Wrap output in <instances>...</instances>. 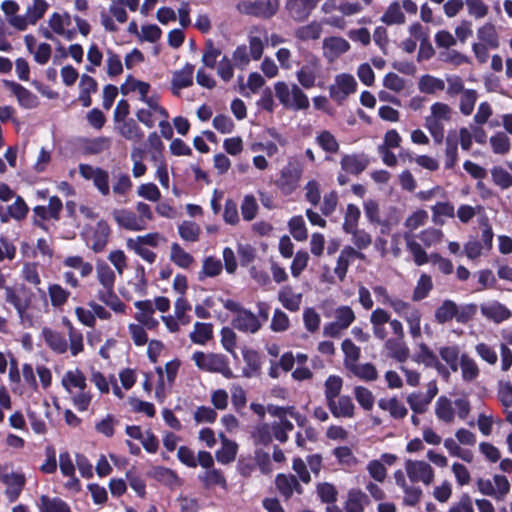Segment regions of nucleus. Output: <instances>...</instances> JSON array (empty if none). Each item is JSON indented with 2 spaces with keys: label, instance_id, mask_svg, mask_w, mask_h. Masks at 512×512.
<instances>
[{
  "label": "nucleus",
  "instance_id": "6ab92c4d",
  "mask_svg": "<svg viewBox=\"0 0 512 512\" xmlns=\"http://www.w3.org/2000/svg\"><path fill=\"white\" fill-rule=\"evenodd\" d=\"M42 336L46 344L56 353L63 354L67 351L68 345L65 337L48 327L43 328Z\"/></svg>",
  "mask_w": 512,
  "mask_h": 512
},
{
  "label": "nucleus",
  "instance_id": "f704fd0d",
  "mask_svg": "<svg viewBox=\"0 0 512 512\" xmlns=\"http://www.w3.org/2000/svg\"><path fill=\"white\" fill-rule=\"evenodd\" d=\"M170 260L180 268L187 269L194 262L191 254L186 252L178 243L171 245Z\"/></svg>",
  "mask_w": 512,
  "mask_h": 512
},
{
  "label": "nucleus",
  "instance_id": "09e8293b",
  "mask_svg": "<svg viewBox=\"0 0 512 512\" xmlns=\"http://www.w3.org/2000/svg\"><path fill=\"white\" fill-rule=\"evenodd\" d=\"M96 269L97 279L99 283L103 286L102 290L114 288L116 276L111 267L106 263H101L97 265Z\"/></svg>",
  "mask_w": 512,
  "mask_h": 512
},
{
  "label": "nucleus",
  "instance_id": "412c9836",
  "mask_svg": "<svg viewBox=\"0 0 512 512\" xmlns=\"http://www.w3.org/2000/svg\"><path fill=\"white\" fill-rule=\"evenodd\" d=\"M369 503L368 496L360 489H351L345 503L346 512H363L364 506Z\"/></svg>",
  "mask_w": 512,
  "mask_h": 512
},
{
  "label": "nucleus",
  "instance_id": "9d476101",
  "mask_svg": "<svg viewBox=\"0 0 512 512\" xmlns=\"http://www.w3.org/2000/svg\"><path fill=\"white\" fill-rule=\"evenodd\" d=\"M275 485L285 500L290 499L294 491L298 494H302L303 492V488L300 485L298 479L292 474H278L275 478Z\"/></svg>",
  "mask_w": 512,
  "mask_h": 512
},
{
  "label": "nucleus",
  "instance_id": "338daca9",
  "mask_svg": "<svg viewBox=\"0 0 512 512\" xmlns=\"http://www.w3.org/2000/svg\"><path fill=\"white\" fill-rule=\"evenodd\" d=\"M407 402L412 411L416 414H423L426 412L429 404L431 403L422 393H411L407 397Z\"/></svg>",
  "mask_w": 512,
  "mask_h": 512
},
{
  "label": "nucleus",
  "instance_id": "052dcab7",
  "mask_svg": "<svg viewBox=\"0 0 512 512\" xmlns=\"http://www.w3.org/2000/svg\"><path fill=\"white\" fill-rule=\"evenodd\" d=\"M309 105V100L306 94L296 84H293L291 88V105L287 108L305 110Z\"/></svg>",
  "mask_w": 512,
  "mask_h": 512
},
{
  "label": "nucleus",
  "instance_id": "a211bd4d",
  "mask_svg": "<svg viewBox=\"0 0 512 512\" xmlns=\"http://www.w3.org/2000/svg\"><path fill=\"white\" fill-rule=\"evenodd\" d=\"M110 232L111 230L107 222H105L104 220H100L97 222L96 229L93 232L91 245V249L95 253L102 252L105 249L108 243Z\"/></svg>",
  "mask_w": 512,
  "mask_h": 512
},
{
  "label": "nucleus",
  "instance_id": "864d4df0",
  "mask_svg": "<svg viewBox=\"0 0 512 512\" xmlns=\"http://www.w3.org/2000/svg\"><path fill=\"white\" fill-rule=\"evenodd\" d=\"M48 293L50 296L51 304L54 307L63 306L70 296V292L64 289L59 284H51L48 287Z\"/></svg>",
  "mask_w": 512,
  "mask_h": 512
},
{
  "label": "nucleus",
  "instance_id": "5fc2aeb1",
  "mask_svg": "<svg viewBox=\"0 0 512 512\" xmlns=\"http://www.w3.org/2000/svg\"><path fill=\"white\" fill-rule=\"evenodd\" d=\"M440 357L447 363L453 372L458 370L459 366V348L458 346H445L439 349Z\"/></svg>",
  "mask_w": 512,
  "mask_h": 512
},
{
  "label": "nucleus",
  "instance_id": "20e7f679",
  "mask_svg": "<svg viewBox=\"0 0 512 512\" xmlns=\"http://www.w3.org/2000/svg\"><path fill=\"white\" fill-rule=\"evenodd\" d=\"M2 83L5 88L10 90L17 98L18 104L25 109H33L39 105L38 97L21 84L3 79Z\"/></svg>",
  "mask_w": 512,
  "mask_h": 512
},
{
  "label": "nucleus",
  "instance_id": "e2e57ef3",
  "mask_svg": "<svg viewBox=\"0 0 512 512\" xmlns=\"http://www.w3.org/2000/svg\"><path fill=\"white\" fill-rule=\"evenodd\" d=\"M415 361L423 363L426 367L439 364L436 354L425 343L419 345V352L415 356Z\"/></svg>",
  "mask_w": 512,
  "mask_h": 512
},
{
  "label": "nucleus",
  "instance_id": "0e129e2a",
  "mask_svg": "<svg viewBox=\"0 0 512 512\" xmlns=\"http://www.w3.org/2000/svg\"><path fill=\"white\" fill-rule=\"evenodd\" d=\"M333 455L336 457L339 464L347 467L355 466L358 462L351 448H349L348 446L336 447L333 450Z\"/></svg>",
  "mask_w": 512,
  "mask_h": 512
},
{
  "label": "nucleus",
  "instance_id": "473e14b6",
  "mask_svg": "<svg viewBox=\"0 0 512 512\" xmlns=\"http://www.w3.org/2000/svg\"><path fill=\"white\" fill-rule=\"evenodd\" d=\"M149 476L153 477L158 482L167 486H173L178 483L179 478L175 471L163 466H155L149 472Z\"/></svg>",
  "mask_w": 512,
  "mask_h": 512
},
{
  "label": "nucleus",
  "instance_id": "37998d69",
  "mask_svg": "<svg viewBox=\"0 0 512 512\" xmlns=\"http://www.w3.org/2000/svg\"><path fill=\"white\" fill-rule=\"evenodd\" d=\"M119 133L127 140L140 141L144 133L133 119L123 120Z\"/></svg>",
  "mask_w": 512,
  "mask_h": 512
},
{
  "label": "nucleus",
  "instance_id": "393cba45",
  "mask_svg": "<svg viewBox=\"0 0 512 512\" xmlns=\"http://www.w3.org/2000/svg\"><path fill=\"white\" fill-rule=\"evenodd\" d=\"M378 406L382 410L389 411L390 415L395 419H403L407 413V408L396 398L390 399L381 398L378 401Z\"/></svg>",
  "mask_w": 512,
  "mask_h": 512
},
{
  "label": "nucleus",
  "instance_id": "49530a36",
  "mask_svg": "<svg viewBox=\"0 0 512 512\" xmlns=\"http://www.w3.org/2000/svg\"><path fill=\"white\" fill-rule=\"evenodd\" d=\"M111 141L108 137H96L85 141L83 146L84 153L87 155H97L110 147Z\"/></svg>",
  "mask_w": 512,
  "mask_h": 512
},
{
  "label": "nucleus",
  "instance_id": "4d7b16f0",
  "mask_svg": "<svg viewBox=\"0 0 512 512\" xmlns=\"http://www.w3.org/2000/svg\"><path fill=\"white\" fill-rule=\"evenodd\" d=\"M341 348L345 355L344 365L348 369V365L356 363L359 360L361 351L360 348L348 338L343 340Z\"/></svg>",
  "mask_w": 512,
  "mask_h": 512
},
{
  "label": "nucleus",
  "instance_id": "bf43d9fd",
  "mask_svg": "<svg viewBox=\"0 0 512 512\" xmlns=\"http://www.w3.org/2000/svg\"><path fill=\"white\" fill-rule=\"evenodd\" d=\"M491 177L494 184L501 189H508L512 186V175L501 166H495L491 169Z\"/></svg>",
  "mask_w": 512,
  "mask_h": 512
},
{
  "label": "nucleus",
  "instance_id": "c756f323",
  "mask_svg": "<svg viewBox=\"0 0 512 512\" xmlns=\"http://www.w3.org/2000/svg\"><path fill=\"white\" fill-rule=\"evenodd\" d=\"M40 512H71L68 504L61 498H50L42 495L40 498Z\"/></svg>",
  "mask_w": 512,
  "mask_h": 512
},
{
  "label": "nucleus",
  "instance_id": "2f4dec72",
  "mask_svg": "<svg viewBox=\"0 0 512 512\" xmlns=\"http://www.w3.org/2000/svg\"><path fill=\"white\" fill-rule=\"evenodd\" d=\"M62 385L68 392H71V387H75L83 391L87 386L86 377L84 376L83 372L79 369H76L74 371L69 370L65 373V375L62 378Z\"/></svg>",
  "mask_w": 512,
  "mask_h": 512
},
{
  "label": "nucleus",
  "instance_id": "dca6fc26",
  "mask_svg": "<svg viewBox=\"0 0 512 512\" xmlns=\"http://www.w3.org/2000/svg\"><path fill=\"white\" fill-rule=\"evenodd\" d=\"M481 313L484 317L495 323H501L511 317V311L502 303L494 301L489 304H482Z\"/></svg>",
  "mask_w": 512,
  "mask_h": 512
},
{
  "label": "nucleus",
  "instance_id": "e433bc0d",
  "mask_svg": "<svg viewBox=\"0 0 512 512\" xmlns=\"http://www.w3.org/2000/svg\"><path fill=\"white\" fill-rule=\"evenodd\" d=\"M407 249L413 255V260L417 266H422L430 261V256L427 255L426 251L422 246L411 238L410 235L405 234Z\"/></svg>",
  "mask_w": 512,
  "mask_h": 512
},
{
  "label": "nucleus",
  "instance_id": "423d86ee",
  "mask_svg": "<svg viewBox=\"0 0 512 512\" xmlns=\"http://www.w3.org/2000/svg\"><path fill=\"white\" fill-rule=\"evenodd\" d=\"M319 0H287L286 9L296 22H304L316 8Z\"/></svg>",
  "mask_w": 512,
  "mask_h": 512
},
{
  "label": "nucleus",
  "instance_id": "603ef678",
  "mask_svg": "<svg viewBox=\"0 0 512 512\" xmlns=\"http://www.w3.org/2000/svg\"><path fill=\"white\" fill-rule=\"evenodd\" d=\"M291 235L297 241H305L308 237L305 222L302 216H294L288 222Z\"/></svg>",
  "mask_w": 512,
  "mask_h": 512
},
{
  "label": "nucleus",
  "instance_id": "9b49d317",
  "mask_svg": "<svg viewBox=\"0 0 512 512\" xmlns=\"http://www.w3.org/2000/svg\"><path fill=\"white\" fill-rule=\"evenodd\" d=\"M112 216L116 223L130 231H140L146 228L145 223H141L136 214L127 209H115Z\"/></svg>",
  "mask_w": 512,
  "mask_h": 512
},
{
  "label": "nucleus",
  "instance_id": "6e6552de",
  "mask_svg": "<svg viewBox=\"0 0 512 512\" xmlns=\"http://www.w3.org/2000/svg\"><path fill=\"white\" fill-rule=\"evenodd\" d=\"M261 325L259 318L245 308L232 320L233 328L245 333H256Z\"/></svg>",
  "mask_w": 512,
  "mask_h": 512
},
{
  "label": "nucleus",
  "instance_id": "4c0bfd02",
  "mask_svg": "<svg viewBox=\"0 0 512 512\" xmlns=\"http://www.w3.org/2000/svg\"><path fill=\"white\" fill-rule=\"evenodd\" d=\"M380 20L386 25H400L405 23L406 18L404 13L401 11L399 3L393 2L388 6Z\"/></svg>",
  "mask_w": 512,
  "mask_h": 512
},
{
  "label": "nucleus",
  "instance_id": "3c124183",
  "mask_svg": "<svg viewBox=\"0 0 512 512\" xmlns=\"http://www.w3.org/2000/svg\"><path fill=\"white\" fill-rule=\"evenodd\" d=\"M178 232L183 240L196 242L199 239L201 229L200 226L195 222L183 221L178 227Z\"/></svg>",
  "mask_w": 512,
  "mask_h": 512
},
{
  "label": "nucleus",
  "instance_id": "2eb2a0df",
  "mask_svg": "<svg viewBox=\"0 0 512 512\" xmlns=\"http://www.w3.org/2000/svg\"><path fill=\"white\" fill-rule=\"evenodd\" d=\"M194 65L186 63L181 70L173 73L172 77V92L175 95L179 94V90L190 87L193 84Z\"/></svg>",
  "mask_w": 512,
  "mask_h": 512
},
{
  "label": "nucleus",
  "instance_id": "f257e3e1",
  "mask_svg": "<svg viewBox=\"0 0 512 512\" xmlns=\"http://www.w3.org/2000/svg\"><path fill=\"white\" fill-rule=\"evenodd\" d=\"M279 0H241L236 4L239 13L261 19H270L279 10Z\"/></svg>",
  "mask_w": 512,
  "mask_h": 512
},
{
  "label": "nucleus",
  "instance_id": "5701e85b",
  "mask_svg": "<svg viewBox=\"0 0 512 512\" xmlns=\"http://www.w3.org/2000/svg\"><path fill=\"white\" fill-rule=\"evenodd\" d=\"M435 414L438 420L451 423L455 417V411L451 400L446 396H440L435 403Z\"/></svg>",
  "mask_w": 512,
  "mask_h": 512
},
{
  "label": "nucleus",
  "instance_id": "c9c22d12",
  "mask_svg": "<svg viewBox=\"0 0 512 512\" xmlns=\"http://www.w3.org/2000/svg\"><path fill=\"white\" fill-rule=\"evenodd\" d=\"M355 253V249L351 246H345L337 259V264L334 269L335 274L342 281L344 280L347 270L350 264V258H353V254Z\"/></svg>",
  "mask_w": 512,
  "mask_h": 512
},
{
  "label": "nucleus",
  "instance_id": "f3484780",
  "mask_svg": "<svg viewBox=\"0 0 512 512\" xmlns=\"http://www.w3.org/2000/svg\"><path fill=\"white\" fill-rule=\"evenodd\" d=\"M327 406L332 415L336 418H352L354 416L355 406L350 396L342 395L339 397L338 401L335 399L331 403H328Z\"/></svg>",
  "mask_w": 512,
  "mask_h": 512
},
{
  "label": "nucleus",
  "instance_id": "de8ad7c7",
  "mask_svg": "<svg viewBox=\"0 0 512 512\" xmlns=\"http://www.w3.org/2000/svg\"><path fill=\"white\" fill-rule=\"evenodd\" d=\"M432 289L433 283L431 277L427 274H421L414 288L412 299L414 301H421L429 295Z\"/></svg>",
  "mask_w": 512,
  "mask_h": 512
},
{
  "label": "nucleus",
  "instance_id": "4be33fe9",
  "mask_svg": "<svg viewBox=\"0 0 512 512\" xmlns=\"http://www.w3.org/2000/svg\"><path fill=\"white\" fill-rule=\"evenodd\" d=\"M385 348L389 352V356L398 362H405L409 357V348L404 339L390 338L385 342Z\"/></svg>",
  "mask_w": 512,
  "mask_h": 512
},
{
  "label": "nucleus",
  "instance_id": "c03bdc74",
  "mask_svg": "<svg viewBox=\"0 0 512 512\" xmlns=\"http://www.w3.org/2000/svg\"><path fill=\"white\" fill-rule=\"evenodd\" d=\"M342 385H343V380L340 376L330 375L326 379L324 386H325V398H326L327 404L331 403L333 400H335L340 395Z\"/></svg>",
  "mask_w": 512,
  "mask_h": 512
},
{
  "label": "nucleus",
  "instance_id": "f8f14e48",
  "mask_svg": "<svg viewBox=\"0 0 512 512\" xmlns=\"http://www.w3.org/2000/svg\"><path fill=\"white\" fill-rule=\"evenodd\" d=\"M1 481L8 487L5 490V494L10 502H15L25 485V477L23 474L11 473L4 474L0 477Z\"/></svg>",
  "mask_w": 512,
  "mask_h": 512
},
{
  "label": "nucleus",
  "instance_id": "680f3d73",
  "mask_svg": "<svg viewBox=\"0 0 512 512\" xmlns=\"http://www.w3.org/2000/svg\"><path fill=\"white\" fill-rule=\"evenodd\" d=\"M354 396L356 401L364 410H371L374 405V396L372 392L363 386H356L354 388Z\"/></svg>",
  "mask_w": 512,
  "mask_h": 512
},
{
  "label": "nucleus",
  "instance_id": "13d9d810",
  "mask_svg": "<svg viewBox=\"0 0 512 512\" xmlns=\"http://www.w3.org/2000/svg\"><path fill=\"white\" fill-rule=\"evenodd\" d=\"M222 271V263L213 257H207L203 261L202 271L199 272V280L204 277H215Z\"/></svg>",
  "mask_w": 512,
  "mask_h": 512
},
{
  "label": "nucleus",
  "instance_id": "69168bd1",
  "mask_svg": "<svg viewBox=\"0 0 512 512\" xmlns=\"http://www.w3.org/2000/svg\"><path fill=\"white\" fill-rule=\"evenodd\" d=\"M490 144L495 154H506L510 150V140L503 132H498L490 138Z\"/></svg>",
  "mask_w": 512,
  "mask_h": 512
},
{
  "label": "nucleus",
  "instance_id": "cd10ccee",
  "mask_svg": "<svg viewBox=\"0 0 512 512\" xmlns=\"http://www.w3.org/2000/svg\"><path fill=\"white\" fill-rule=\"evenodd\" d=\"M322 33V25L317 21H312L307 25L298 27L294 35L301 41L317 40Z\"/></svg>",
  "mask_w": 512,
  "mask_h": 512
},
{
  "label": "nucleus",
  "instance_id": "c85d7f7f",
  "mask_svg": "<svg viewBox=\"0 0 512 512\" xmlns=\"http://www.w3.org/2000/svg\"><path fill=\"white\" fill-rule=\"evenodd\" d=\"M200 481L203 483L205 488H210L213 486H220L221 488H227V481L221 472V470L216 468H211L205 471L203 474L198 476Z\"/></svg>",
  "mask_w": 512,
  "mask_h": 512
},
{
  "label": "nucleus",
  "instance_id": "72a5a7b5",
  "mask_svg": "<svg viewBox=\"0 0 512 512\" xmlns=\"http://www.w3.org/2000/svg\"><path fill=\"white\" fill-rule=\"evenodd\" d=\"M458 140L455 132H449L446 137L445 168L452 169L457 162Z\"/></svg>",
  "mask_w": 512,
  "mask_h": 512
},
{
  "label": "nucleus",
  "instance_id": "6e6d98bb",
  "mask_svg": "<svg viewBox=\"0 0 512 512\" xmlns=\"http://www.w3.org/2000/svg\"><path fill=\"white\" fill-rule=\"evenodd\" d=\"M316 142L325 152L328 153H337L340 147L334 135L327 130L322 131L316 137Z\"/></svg>",
  "mask_w": 512,
  "mask_h": 512
},
{
  "label": "nucleus",
  "instance_id": "bb28decb",
  "mask_svg": "<svg viewBox=\"0 0 512 512\" xmlns=\"http://www.w3.org/2000/svg\"><path fill=\"white\" fill-rule=\"evenodd\" d=\"M348 370L364 381H375L378 378V371L372 363H352L348 365Z\"/></svg>",
  "mask_w": 512,
  "mask_h": 512
},
{
  "label": "nucleus",
  "instance_id": "ea45409f",
  "mask_svg": "<svg viewBox=\"0 0 512 512\" xmlns=\"http://www.w3.org/2000/svg\"><path fill=\"white\" fill-rule=\"evenodd\" d=\"M361 216V211L355 204H348L344 216L342 229L345 233L357 230L358 222Z\"/></svg>",
  "mask_w": 512,
  "mask_h": 512
},
{
  "label": "nucleus",
  "instance_id": "a19ab883",
  "mask_svg": "<svg viewBox=\"0 0 512 512\" xmlns=\"http://www.w3.org/2000/svg\"><path fill=\"white\" fill-rule=\"evenodd\" d=\"M418 88L422 93L434 94L436 91H442L445 83L442 79L427 74L420 78Z\"/></svg>",
  "mask_w": 512,
  "mask_h": 512
},
{
  "label": "nucleus",
  "instance_id": "4468645a",
  "mask_svg": "<svg viewBox=\"0 0 512 512\" xmlns=\"http://www.w3.org/2000/svg\"><path fill=\"white\" fill-rule=\"evenodd\" d=\"M1 9L7 16L8 23L19 31H24L27 28V19L25 16L16 15L19 11V5L13 0H5L1 4Z\"/></svg>",
  "mask_w": 512,
  "mask_h": 512
},
{
  "label": "nucleus",
  "instance_id": "774afa93",
  "mask_svg": "<svg viewBox=\"0 0 512 512\" xmlns=\"http://www.w3.org/2000/svg\"><path fill=\"white\" fill-rule=\"evenodd\" d=\"M221 50L216 48L212 40H207L205 43V50L202 56L204 66L208 68H215L217 58L220 56Z\"/></svg>",
  "mask_w": 512,
  "mask_h": 512
},
{
  "label": "nucleus",
  "instance_id": "f03ea898",
  "mask_svg": "<svg viewBox=\"0 0 512 512\" xmlns=\"http://www.w3.org/2000/svg\"><path fill=\"white\" fill-rule=\"evenodd\" d=\"M192 359L195 365L205 371L221 373L224 377L230 379L233 377V373L229 368V361L223 354H205L201 351H196Z\"/></svg>",
  "mask_w": 512,
  "mask_h": 512
},
{
  "label": "nucleus",
  "instance_id": "7c9ffc66",
  "mask_svg": "<svg viewBox=\"0 0 512 512\" xmlns=\"http://www.w3.org/2000/svg\"><path fill=\"white\" fill-rule=\"evenodd\" d=\"M213 337V325L211 323L196 322L194 331L190 333V339L195 344L203 345Z\"/></svg>",
  "mask_w": 512,
  "mask_h": 512
},
{
  "label": "nucleus",
  "instance_id": "7ed1b4c3",
  "mask_svg": "<svg viewBox=\"0 0 512 512\" xmlns=\"http://www.w3.org/2000/svg\"><path fill=\"white\" fill-rule=\"evenodd\" d=\"M405 469L411 482H423L425 485L432 483L434 471L430 464L425 461H414L408 459L405 463Z\"/></svg>",
  "mask_w": 512,
  "mask_h": 512
},
{
  "label": "nucleus",
  "instance_id": "b1692460",
  "mask_svg": "<svg viewBox=\"0 0 512 512\" xmlns=\"http://www.w3.org/2000/svg\"><path fill=\"white\" fill-rule=\"evenodd\" d=\"M99 301L110 307L116 313H124L126 305L120 300L114 288L99 290L97 293Z\"/></svg>",
  "mask_w": 512,
  "mask_h": 512
},
{
  "label": "nucleus",
  "instance_id": "aec40b11",
  "mask_svg": "<svg viewBox=\"0 0 512 512\" xmlns=\"http://www.w3.org/2000/svg\"><path fill=\"white\" fill-rule=\"evenodd\" d=\"M243 359L246 363V367L243 368V376L250 378L253 375L260 373L261 369V356L253 349H243Z\"/></svg>",
  "mask_w": 512,
  "mask_h": 512
},
{
  "label": "nucleus",
  "instance_id": "79ce46f5",
  "mask_svg": "<svg viewBox=\"0 0 512 512\" xmlns=\"http://www.w3.org/2000/svg\"><path fill=\"white\" fill-rule=\"evenodd\" d=\"M301 294L294 295L291 288L286 286L278 294V299L289 311L296 312L300 309Z\"/></svg>",
  "mask_w": 512,
  "mask_h": 512
},
{
  "label": "nucleus",
  "instance_id": "a18cd8bd",
  "mask_svg": "<svg viewBox=\"0 0 512 512\" xmlns=\"http://www.w3.org/2000/svg\"><path fill=\"white\" fill-rule=\"evenodd\" d=\"M478 38L486 43L489 47L496 49L499 47V39L495 29V26L492 23H486L482 27H480L477 31Z\"/></svg>",
  "mask_w": 512,
  "mask_h": 512
},
{
  "label": "nucleus",
  "instance_id": "a878e982",
  "mask_svg": "<svg viewBox=\"0 0 512 512\" xmlns=\"http://www.w3.org/2000/svg\"><path fill=\"white\" fill-rule=\"evenodd\" d=\"M457 304L449 299H446L435 310L434 317L437 323L445 324L452 319L456 320Z\"/></svg>",
  "mask_w": 512,
  "mask_h": 512
},
{
  "label": "nucleus",
  "instance_id": "8fccbe9b",
  "mask_svg": "<svg viewBox=\"0 0 512 512\" xmlns=\"http://www.w3.org/2000/svg\"><path fill=\"white\" fill-rule=\"evenodd\" d=\"M48 6L45 0H33V5L28 6L26 11L25 18L27 19V24H36L44 16Z\"/></svg>",
  "mask_w": 512,
  "mask_h": 512
},
{
  "label": "nucleus",
  "instance_id": "39448f33",
  "mask_svg": "<svg viewBox=\"0 0 512 512\" xmlns=\"http://www.w3.org/2000/svg\"><path fill=\"white\" fill-rule=\"evenodd\" d=\"M301 174L302 170L298 165L289 163L282 168L280 177L276 181V185L282 192L289 194L296 189Z\"/></svg>",
  "mask_w": 512,
  "mask_h": 512
},
{
  "label": "nucleus",
  "instance_id": "0eeeda50",
  "mask_svg": "<svg viewBox=\"0 0 512 512\" xmlns=\"http://www.w3.org/2000/svg\"><path fill=\"white\" fill-rule=\"evenodd\" d=\"M369 163V157L364 153L345 154L340 161L341 169L355 176L365 171Z\"/></svg>",
  "mask_w": 512,
  "mask_h": 512
},
{
  "label": "nucleus",
  "instance_id": "1a4fd4ad",
  "mask_svg": "<svg viewBox=\"0 0 512 512\" xmlns=\"http://www.w3.org/2000/svg\"><path fill=\"white\" fill-rule=\"evenodd\" d=\"M4 289L6 302L14 306L21 321L23 322L24 318L26 317V311L29 309L31 304V293H27V295L22 298L12 287L6 286ZM20 290L26 294V288L24 286H22Z\"/></svg>",
  "mask_w": 512,
  "mask_h": 512
},
{
  "label": "nucleus",
  "instance_id": "58836bf2",
  "mask_svg": "<svg viewBox=\"0 0 512 512\" xmlns=\"http://www.w3.org/2000/svg\"><path fill=\"white\" fill-rule=\"evenodd\" d=\"M460 367L462 371V378L466 382H471L479 376V368L471 357L467 354H462L460 357Z\"/></svg>",
  "mask_w": 512,
  "mask_h": 512
},
{
  "label": "nucleus",
  "instance_id": "ddd939ff",
  "mask_svg": "<svg viewBox=\"0 0 512 512\" xmlns=\"http://www.w3.org/2000/svg\"><path fill=\"white\" fill-rule=\"evenodd\" d=\"M324 56L330 60L346 53L350 49L349 42L337 36L326 37L323 40Z\"/></svg>",
  "mask_w": 512,
  "mask_h": 512
}]
</instances>
